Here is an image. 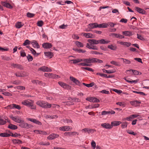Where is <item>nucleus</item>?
I'll list each match as a JSON object with an SVG mask.
<instances>
[{"instance_id": "052dcab7", "label": "nucleus", "mask_w": 149, "mask_h": 149, "mask_svg": "<svg viewBox=\"0 0 149 149\" xmlns=\"http://www.w3.org/2000/svg\"><path fill=\"white\" fill-rule=\"evenodd\" d=\"M71 87L70 86L65 84L64 86L63 87V88L68 90H69L70 89Z\"/></svg>"}, {"instance_id": "ea45409f", "label": "nucleus", "mask_w": 149, "mask_h": 149, "mask_svg": "<svg viewBox=\"0 0 149 149\" xmlns=\"http://www.w3.org/2000/svg\"><path fill=\"white\" fill-rule=\"evenodd\" d=\"M127 126V123L125 122L123 123L121 125V127L123 129L126 127Z\"/></svg>"}, {"instance_id": "c03bdc74", "label": "nucleus", "mask_w": 149, "mask_h": 149, "mask_svg": "<svg viewBox=\"0 0 149 149\" xmlns=\"http://www.w3.org/2000/svg\"><path fill=\"white\" fill-rule=\"evenodd\" d=\"M10 136L14 137H17L21 136V135L19 134H17V133H15L14 134H13L12 133H10Z\"/></svg>"}, {"instance_id": "9b49d317", "label": "nucleus", "mask_w": 149, "mask_h": 149, "mask_svg": "<svg viewBox=\"0 0 149 149\" xmlns=\"http://www.w3.org/2000/svg\"><path fill=\"white\" fill-rule=\"evenodd\" d=\"M82 131H84L85 133L87 132L88 134L90 133H93L96 131L95 130L90 128H84L81 130Z\"/></svg>"}, {"instance_id": "774afa93", "label": "nucleus", "mask_w": 149, "mask_h": 149, "mask_svg": "<svg viewBox=\"0 0 149 149\" xmlns=\"http://www.w3.org/2000/svg\"><path fill=\"white\" fill-rule=\"evenodd\" d=\"M6 123V122L4 120L0 119V125H4Z\"/></svg>"}, {"instance_id": "72a5a7b5", "label": "nucleus", "mask_w": 149, "mask_h": 149, "mask_svg": "<svg viewBox=\"0 0 149 149\" xmlns=\"http://www.w3.org/2000/svg\"><path fill=\"white\" fill-rule=\"evenodd\" d=\"M1 57L2 59L6 61H9L11 60L10 57L6 56H1Z\"/></svg>"}, {"instance_id": "c756f323", "label": "nucleus", "mask_w": 149, "mask_h": 149, "mask_svg": "<svg viewBox=\"0 0 149 149\" xmlns=\"http://www.w3.org/2000/svg\"><path fill=\"white\" fill-rule=\"evenodd\" d=\"M107 47L112 50H115L117 49V47L116 45H108Z\"/></svg>"}, {"instance_id": "37998d69", "label": "nucleus", "mask_w": 149, "mask_h": 149, "mask_svg": "<svg viewBox=\"0 0 149 149\" xmlns=\"http://www.w3.org/2000/svg\"><path fill=\"white\" fill-rule=\"evenodd\" d=\"M96 74L97 75H100L101 77H107V74H106L101 73L99 72H97L96 73Z\"/></svg>"}, {"instance_id": "c9c22d12", "label": "nucleus", "mask_w": 149, "mask_h": 149, "mask_svg": "<svg viewBox=\"0 0 149 149\" xmlns=\"http://www.w3.org/2000/svg\"><path fill=\"white\" fill-rule=\"evenodd\" d=\"M81 68L84 70V69L86 70H87L88 71H91L92 72H93L94 71V70L92 69V68L88 67H82Z\"/></svg>"}, {"instance_id": "4468645a", "label": "nucleus", "mask_w": 149, "mask_h": 149, "mask_svg": "<svg viewBox=\"0 0 149 149\" xmlns=\"http://www.w3.org/2000/svg\"><path fill=\"white\" fill-rule=\"evenodd\" d=\"M141 103V102L136 100H135L134 101H131L130 104L132 106L135 107H137L139 106L140 104Z\"/></svg>"}, {"instance_id": "0eeeda50", "label": "nucleus", "mask_w": 149, "mask_h": 149, "mask_svg": "<svg viewBox=\"0 0 149 149\" xmlns=\"http://www.w3.org/2000/svg\"><path fill=\"white\" fill-rule=\"evenodd\" d=\"M101 126L106 129H110L112 128V126L108 123H104L101 124Z\"/></svg>"}, {"instance_id": "69168bd1", "label": "nucleus", "mask_w": 149, "mask_h": 149, "mask_svg": "<svg viewBox=\"0 0 149 149\" xmlns=\"http://www.w3.org/2000/svg\"><path fill=\"white\" fill-rule=\"evenodd\" d=\"M43 22L42 21H38L37 22V25L39 26H42L43 24Z\"/></svg>"}, {"instance_id": "a878e982", "label": "nucleus", "mask_w": 149, "mask_h": 149, "mask_svg": "<svg viewBox=\"0 0 149 149\" xmlns=\"http://www.w3.org/2000/svg\"><path fill=\"white\" fill-rule=\"evenodd\" d=\"M97 27L99 28H107V24L105 23H103L100 24H97Z\"/></svg>"}, {"instance_id": "49530a36", "label": "nucleus", "mask_w": 149, "mask_h": 149, "mask_svg": "<svg viewBox=\"0 0 149 149\" xmlns=\"http://www.w3.org/2000/svg\"><path fill=\"white\" fill-rule=\"evenodd\" d=\"M71 61L73 62V63L75 64L77 63H79V58H77L75 59H72L71 60Z\"/></svg>"}, {"instance_id": "58836bf2", "label": "nucleus", "mask_w": 149, "mask_h": 149, "mask_svg": "<svg viewBox=\"0 0 149 149\" xmlns=\"http://www.w3.org/2000/svg\"><path fill=\"white\" fill-rule=\"evenodd\" d=\"M75 44L78 47H83V44L80 42L79 41H76Z\"/></svg>"}, {"instance_id": "a211bd4d", "label": "nucleus", "mask_w": 149, "mask_h": 149, "mask_svg": "<svg viewBox=\"0 0 149 149\" xmlns=\"http://www.w3.org/2000/svg\"><path fill=\"white\" fill-rule=\"evenodd\" d=\"M1 3L2 5L6 8H12V6L9 3L6 2H5L2 1L1 2Z\"/></svg>"}, {"instance_id": "aec40b11", "label": "nucleus", "mask_w": 149, "mask_h": 149, "mask_svg": "<svg viewBox=\"0 0 149 149\" xmlns=\"http://www.w3.org/2000/svg\"><path fill=\"white\" fill-rule=\"evenodd\" d=\"M121 123V122L119 121H112L111 122V125L112 126V127L113 126H116L119 125Z\"/></svg>"}, {"instance_id": "bf43d9fd", "label": "nucleus", "mask_w": 149, "mask_h": 149, "mask_svg": "<svg viewBox=\"0 0 149 149\" xmlns=\"http://www.w3.org/2000/svg\"><path fill=\"white\" fill-rule=\"evenodd\" d=\"M5 108L7 109H13V104L8 105L7 106L5 107Z\"/></svg>"}, {"instance_id": "4d7b16f0", "label": "nucleus", "mask_w": 149, "mask_h": 149, "mask_svg": "<svg viewBox=\"0 0 149 149\" xmlns=\"http://www.w3.org/2000/svg\"><path fill=\"white\" fill-rule=\"evenodd\" d=\"M34 15V14L33 13H30L29 12L27 13V16L28 17L31 18L33 17Z\"/></svg>"}, {"instance_id": "1a4fd4ad", "label": "nucleus", "mask_w": 149, "mask_h": 149, "mask_svg": "<svg viewBox=\"0 0 149 149\" xmlns=\"http://www.w3.org/2000/svg\"><path fill=\"white\" fill-rule=\"evenodd\" d=\"M97 24L96 23H94L89 24L88 25V27L89 29L87 30V31H89L90 29L97 28Z\"/></svg>"}, {"instance_id": "6e6d98bb", "label": "nucleus", "mask_w": 149, "mask_h": 149, "mask_svg": "<svg viewBox=\"0 0 149 149\" xmlns=\"http://www.w3.org/2000/svg\"><path fill=\"white\" fill-rule=\"evenodd\" d=\"M113 91H114L115 92L118 93V94H120L122 92V91L121 90H118L117 89H114L113 90Z\"/></svg>"}, {"instance_id": "603ef678", "label": "nucleus", "mask_w": 149, "mask_h": 149, "mask_svg": "<svg viewBox=\"0 0 149 149\" xmlns=\"http://www.w3.org/2000/svg\"><path fill=\"white\" fill-rule=\"evenodd\" d=\"M39 144L40 145H43V146H47V145H50V143L49 142L46 143L44 142H41L39 143Z\"/></svg>"}, {"instance_id": "a19ab883", "label": "nucleus", "mask_w": 149, "mask_h": 149, "mask_svg": "<svg viewBox=\"0 0 149 149\" xmlns=\"http://www.w3.org/2000/svg\"><path fill=\"white\" fill-rule=\"evenodd\" d=\"M13 109L15 108L18 110H20L21 109L20 106L18 105L13 104Z\"/></svg>"}, {"instance_id": "f8f14e48", "label": "nucleus", "mask_w": 149, "mask_h": 149, "mask_svg": "<svg viewBox=\"0 0 149 149\" xmlns=\"http://www.w3.org/2000/svg\"><path fill=\"white\" fill-rule=\"evenodd\" d=\"M123 35L126 36H132L133 33V32L130 31H124L122 32Z\"/></svg>"}, {"instance_id": "2f4dec72", "label": "nucleus", "mask_w": 149, "mask_h": 149, "mask_svg": "<svg viewBox=\"0 0 149 149\" xmlns=\"http://www.w3.org/2000/svg\"><path fill=\"white\" fill-rule=\"evenodd\" d=\"M81 36H84L86 37H92V35L90 33H83L81 34Z\"/></svg>"}, {"instance_id": "de8ad7c7", "label": "nucleus", "mask_w": 149, "mask_h": 149, "mask_svg": "<svg viewBox=\"0 0 149 149\" xmlns=\"http://www.w3.org/2000/svg\"><path fill=\"white\" fill-rule=\"evenodd\" d=\"M27 59L29 61H32L33 59L32 56L30 54H28L27 57Z\"/></svg>"}, {"instance_id": "412c9836", "label": "nucleus", "mask_w": 149, "mask_h": 149, "mask_svg": "<svg viewBox=\"0 0 149 149\" xmlns=\"http://www.w3.org/2000/svg\"><path fill=\"white\" fill-rule=\"evenodd\" d=\"M88 41L91 44L96 45L99 44L98 40L95 39H89L88 40Z\"/></svg>"}, {"instance_id": "39448f33", "label": "nucleus", "mask_w": 149, "mask_h": 149, "mask_svg": "<svg viewBox=\"0 0 149 149\" xmlns=\"http://www.w3.org/2000/svg\"><path fill=\"white\" fill-rule=\"evenodd\" d=\"M70 79L73 81L74 83L76 85H78L79 86H81V84L80 82L78 81L76 79L72 77H70Z\"/></svg>"}, {"instance_id": "f03ea898", "label": "nucleus", "mask_w": 149, "mask_h": 149, "mask_svg": "<svg viewBox=\"0 0 149 149\" xmlns=\"http://www.w3.org/2000/svg\"><path fill=\"white\" fill-rule=\"evenodd\" d=\"M36 104L40 107L45 109L50 108L52 106V104L43 101H38L36 102Z\"/></svg>"}, {"instance_id": "a18cd8bd", "label": "nucleus", "mask_w": 149, "mask_h": 149, "mask_svg": "<svg viewBox=\"0 0 149 149\" xmlns=\"http://www.w3.org/2000/svg\"><path fill=\"white\" fill-rule=\"evenodd\" d=\"M32 83L34 84H41L42 83V82L38 80H33L32 81Z\"/></svg>"}, {"instance_id": "09e8293b", "label": "nucleus", "mask_w": 149, "mask_h": 149, "mask_svg": "<svg viewBox=\"0 0 149 149\" xmlns=\"http://www.w3.org/2000/svg\"><path fill=\"white\" fill-rule=\"evenodd\" d=\"M127 132L128 133H129L130 134H132L134 135H136V133H135L134 132H133V131H132V130H127Z\"/></svg>"}, {"instance_id": "7ed1b4c3", "label": "nucleus", "mask_w": 149, "mask_h": 149, "mask_svg": "<svg viewBox=\"0 0 149 149\" xmlns=\"http://www.w3.org/2000/svg\"><path fill=\"white\" fill-rule=\"evenodd\" d=\"M19 123V126L22 128L28 129L33 127L32 125L24 123V121L22 120H21Z\"/></svg>"}, {"instance_id": "4be33fe9", "label": "nucleus", "mask_w": 149, "mask_h": 149, "mask_svg": "<svg viewBox=\"0 0 149 149\" xmlns=\"http://www.w3.org/2000/svg\"><path fill=\"white\" fill-rule=\"evenodd\" d=\"M44 54L45 56L49 58H52L53 56V53L51 52H44Z\"/></svg>"}, {"instance_id": "ddd939ff", "label": "nucleus", "mask_w": 149, "mask_h": 149, "mask_svg": "<svg viewBox=\"0 0 149 149\" xmlns=\"http://www.w3.org/2000/svg\"><path fill=\"white\" fill-rule=\"evenodd\" d=\"M42 47L45 49H49L51 48L52 47V45L50 43L45 42L42 44Z\"/></svg>"}, {"instance_id": "4c0bfd02", "label": "nucleus", "mask_w": 149, "mask_h": 149, "mask_svg": "<svg viewBox=\"0 0 149 149\" xmlns=\"http://www.w3.org/2000/svg\"><path fill=\"white\" fill-rule=\"evenodd\" d=\"M15 75L18 77H24V75L21 72H18L15 73Z\"/></svg>"}, {"instance_id": "6e6552de", "label": "nucleus", "mask_w": 149, "mask_h": 149, "mask_svg": "<svg viewBox=\"0 0 149 149\" xmlns=\"http://www.w3.org/2000/svg\"><path fill=\"white\" fill-rule=\"evenodd\" d=\"M59 135L55 133L52 134H50L47 137L48 139L49 140H52L58 137Z\"/></svg>"}, {"instance_id": "f3484780", "label": "nucleus", "mask_w": 149, "mask_h": 149, "mask_svg": "<svg viewBox=\"0 0 149 149\" xmlns=\"http://www.w3.org/2000/svg\"><path fill=\"white\" fill-rule=\"evenodd\" d=\"M135 9L138 12L140 13H141L142 14H145L146 13V11L138 7H135Z\"/></svg>"}, {"instance_id": "5fc2aeb1", "label": "nucleus", "mask_w": 149, "mask_h": 149, "mask_svg": "<svg viewBox=\"0 0 149 149\" xmlns=\"http://www.w3.org/2000/svg\"><path fill=\"white\" fill-rule=\"evenodd\" d=\"M107 24V26H109L110 27H114V26L116 25V24H114L112 22H109Z\"/></svg>"}, {"instance_id": "0e129e2a", "label": "nucleus", "mask_w": 149, "mask_h": 149, "mask_svg": "<svg viewBox=\"0 0 149 149\" xmlns=\"http://www.w3.org/2000/svg\"><path fill=\"white\" fill-rule=\"evenodd\" d=\"M51 73H45L44 74V75L45 77L49 78H51Z\"/></svg>"}, {"instance_id": "20e7f679", "label": "nucleus", "mask_w": 149, "mask_h": 149, "mask_svg": "<svg viewBox=\"0 0 149 149\" xmlns=\"http://www.w3.org/2000/svg\"><path fill=\"white\" fill-rule=\"evenodd\" d=\"M38 70H41L43 72H51L52 70L49 68H48L45 66H43L42 67H40L38 69Z\"/></svg>"}, {"instance_id": "e2e57ef3", "label": "nucleus", "mask_w": 149, "mask_h": 149, "mask_svg": "<svg viewBox=\"0 0 149 149\" xmlns=\"http://www.w3.org/2000/svg\"><path fill=\"white\" fill-rule=\"evenodd\" d=\"M91 145L92 147H93V149H95L96 147V143L93 140L92 141V142L91 143Z\"/></svg>"}, {"instance_id": "6ab92c4d", "label": "nucleus", "mask_w": 149, "mask_h": 149, "mask_svg": "<svg viewBox=\"0 0 149 149\" xmlns=\"http://www.w3.org/2000/svg\"><path fill=\"white\" fill-rule=\"evenodd\" d=\"M60 130L63 131H68L70 130V127L68 126H62L59 128Z\"/></svg>"}, {"instance_id": "bb28decb", "label": "nucleus", "mask_w": 149, "mask_h": 149, "mask_svg": "<svg viewBox=\"0 0 149 149\" xmlns=\"http://www.w3.org/2000/svg\"><path fill=\"white\" fill-rule=\"evenodd\" d=\"M8 128L11 130H15L17 128V127L16 125L10 124L8 125Z\"/></svg>"}, {"instance_id": "e433bc0d", "label": "nucleus", "mask_w": 149, "mask_h": 149, "mask_svg": "<svg viewBox=\"0 0 149 149\" xmlns=\"http://www.w3.org/2000/svg\"><path fill=\"white\" fill-rule=\"evenodd\" d=\"M120 59L123 60V63L125 64H130L131 63V61L126 59L121 58Z\"/></svg>"}, {"instance_id": "c85d7f7f", "label": "nucleus", "mask_w": 149, "mask_h": 149, "mask_svg": "<svg viewBox=\"0 0 149 149\" xmlns=\"http://www.w3.org/2000/svg\"><path fill=\"white\" fill-rule=\"evenodd\" d=\"M99 43L100 44H107L110 42V41L109 40L106 41L104 39H101L100 40H98Z\"/></svg>"}, {"instance_id": "7c9ffc66", "label": "nucleus", "mask_w": 149, "mask_h": 149, "mask_svg": "<svg viewBox=\"0 0 149 149\" xmlns=\"http://www.w3.org/2000/svg\"><path fill=\"white\" fill-rule=\"evenodd\" d=\"M24 25V24L21 22H18L15 24L16 27L19 29L22 27Z\"/></svg>"}, {"instance_id": "393cba45", "label": "nucleus", "mask_w": 149, "mask_h": 149, "mask_svg": "<svg viewBox=\"0 0 149 149\" xmlns=\"http://www.w3.org/2000/svg\"><path fill=\"white\" fill-rule=\"evenodd\" d=\"M97 59V58H88L87 63H96Z\"/></svg>"}, {"instance_id": "cd10ccee", "label": "nucleus", "mask_w": 149, "mask_h": 149, "mask_svg": "<svg viewBox=\"0 0 149 149\" xmlns=\"http://www.w3.org/2000/svg\"><path fill=\"white\" fill-rule=\"evenodd\" d=\"M132 72L133 74L135 75H138L139 73V71L136 70H126L127 72Z\"/></svg>"}, {"instance_id": "2eb2a0df", "label": "nucleus", "mask_w": 149, "mask_h": 149, "mask_svg": "<svg viewBox=\"0 0 149 149\" xmlns=\"http://www.w3.org/2000/svg\"><path fill=\"white\" fill-rule=\"evenodd\" d=\"M11 65L14 68H16L20 70H22L23 69V67L20 64L12 63L11 64Z\"/></svg>"}, {"instance_id": "680f3d73", "label": "nucleus", "mask_w": 149, "mask_h": 149, "mask_svg": "<svg viewBox=\"0 0 149 149\" xmlns=\"http://www.w3.org/2000/svg\"><path fill=\"white\" fill-rule=\"evenodd\" d=\"M67 25H65L64 24H62L59 26V28L61 29H64L67 28Z\"/></svg>"}, {"instance_id": "f257e3e1", "label": "nucleus", "mask_w": 149, "mask_h": 149, "mask_svg": "<svg viewBox=\"0 0 149 149\" xmlns=\"http://www.w3.org/2000/svg\"><path fill=\"white\" fill-rule=\"evenodd\" d=\"M33 101L29 99L25 100L21 102L22 104L30 107L31 109H35L36 107L33 105Z\"/></svg>"}, {"instance_id": "13d9d810", "label": "nucleus", "mask_w": 149, "mask_h": 149, "mask_svg": "<svg viewBox=\"0 0 149 149\" xmlns=\"http://www.w3.org/2000/svg\"><path fill=\"white\" fill-rule=\"evenodd\" d=\"M110 63L111 64H113L116 66H118L119 65L118 64V63L117 62L114 61H111Z\"/></svg>"}, {"instance_id": "9d476101", "label": "nucleus", "mask_w": 149, "mask_h": 149, "mask_svg": "<svg viewBox=\"0 0 149 149\" xmlns=\"http://www.w3.org/2000/svg\"><path fill=\"white\" fill-rule=\"evenodd\" d=\"M28 120L31 122H32L34 123L38 124L39 125H42V123L38 121V120L33 118H28Z\"/></svg>"}, {"instance_id": "864d4df0", "label": "nucleus", "mask_w": 149, "mask_h": 149, "mask_svg": "<svg viewBox=\"0 0 149 149\" xmlns=\"http://www.w3.org/2000/svg\"><path fill=\"white\" fill-rule=\"evenodd\" d=\"M94 83L93 82L89 84H86V86L88 87H92L93 86H94Z\"/></svg>"}, {"instance_id": "423d86ee", "label": "nucleus", "mask_w": 149, "mask_h": 149, "mask_svg": "<svg viewBox=\"0 0 149 149\" xmlns=\"http://www.w3.org/2000/svg\"><path fill=\"white\" fill-rule=\"evenodd\" d=\"M76 134H77V135H79V133L77 132H65L64 133V135L65 136H69L71 137L72 136H75Z\"/></svg>"}, {"instance_id": "79ce46f5", "label": "nucleus", "mask_w": 149, "mask_h": 149, "mask_svg": "<svg viewBox=\"0 0 149 149\" xmlns=\"http://www.w3.org/2000/svg\"><path fill=\"white\" fill-rule=\"evenodd\" d=\"M51 74L52 75H51V78L56 79L60 77L58 75H56L52 73H51Z\"/></svg>"}, {"instance_id": "5701e85b", "label": "nucleus", "mask_w": 149, "mask_h": 149, "mask_svg": "<svg viewBox=\"0 0 149 149\" xmlns=\"http://www.w3.org/2000/svg\"><path fill=\"white\" fill-rule=\"evenodd\" d=\"M120 44L121 45H123L125 46L126 47H128L130 46L131 44L130 42H120Z\"/></svg>"}, {"instance_id": "338daca9", "label": "nucleus", "mask_w": 149, "mask_h": 149, "mask_svg": "<svg viewBox=\"0 0 149 149\" xmlns=\"http://www.w3.org/2000/svg\"><path fill=\"white\" fill-rule=\"evenodd\" d=\"M109 111H103L102 112L101 114L102 115H105L107 114H109Z\"/></svg>"}, {"instance_id": "3c124183", "label": "nucleus", "mask_w": 149, "mask_h": 149, "mask_svg": "<svg viewBox=\"0 0 149 149\" xmlns=\"http://www.w3.org/2000/svg\"><path fill=\"white\" fill-rule=\"evenodd\" d=\"M31 43V42L28 40H26L23 44L25 46L27 45H29Z\"/></svg>"}, {"instance_id": "b1692460", "label": "nucleus", "mask_w": 149, "mask_h": 149, "mask_svg": "<svg viewBox=\"0 0 149 149\" xmlns=\"http://www.w3.org/2000/svg\"><path fill=\"white\" fill-rule=\"evenodd\" d=\"M31 44L34 47H36L37 48H40V46L38 44L35 40H33L31 42Z\"/></svg>"}, {"instance_id": "473e14b6", "label": "nucleus", "mask_w": 149, "mask_h": 149, "mask_svg": "<svg viewBox=\"0 0 149 149\" xmlns=\"http://www.w3.org/2000/svg\"><path fill=\"white\" fill-rule=\"evenodd\" d=\"M10 136V134L7 133H1L0 134V136L2 137H8Z\"/></svg>"}, {"instance_id": "dca6fc26", "label": "nucleus", "mask_w": 149, "mask_h": 149, "mask_svg": "<svg viewBox=\"0 0 149 149\" xmlns=\"http://www.w3.org/2000/svg\"><path fill=\"white\" fill-rule=\"evenodd\" d=\"M10 117L13 120L17 123H19L21 120L19 117H14L12 115L10 116Z\"/></svg>"}, {"instance_id": "f704fd0d", "label": "nucleus", "mask_w": 149, "mask_h": 149, "mask_svg": "<svg viewBox=\"0 0 149 149\" xmlns=\"http://www.w3.org/2000/svg\"><path fill=\"white\" fill-rule=\"evenodd\" d=\"M13 142L15 144H21L22 143V141L19 139H14L13 140Z\"/></svg>"}, {"instance_id": "8fccbe9b", "label": "nucleus", "mask_w": 149, "mask_h": 149, "mask_svg": "<svg viewBox=\"0 0 149 149\" xmlns=\"http://www.w3.org/2000/svg\"><path fill=\"white\" fill-rule=\"evenodd\" d=\"M133 92L134 93H136L138 94H139L141 95H146V94L142 92H139V91H133Z\"/></svg>"}]
</instances>
